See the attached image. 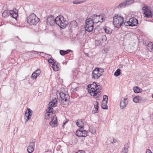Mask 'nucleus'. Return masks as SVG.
Instances as JSON below:
<instances>
[{
    "label": "nucleus",
    "mask_w": 153,
    "mask_h": 153,
    "mask_svg": "<svg viewBox=\"0 0 153 153\" xmlns=\"http://www.w3.org/2000/svg\"><path fill=\"white\" fill-rule=\"evenodd\" d=\"M90 86H91V88H89L88 91L91 96H94L97 95H100L99 94L101 91L99 90V88H100V85H97L96 82H94Z\"/></svg>",
    "instance_id": "nucleus-1"
},
{
    "label": "nucleus",
    "mask_w": 153,
    "mask_h": 153,
    "mask_svg": "<svg viewBox=\"0 0 153 153\" xmlns=\"http://www.w3.org/2000/svg\"><path fill=\"white\" fill-rule=\"evenodd\" d=\"M123 17L118 15H115L113 18V24L115 27L119 28L123 23Z\"/></svg>",
    "instance_id": "nucleus-2"
},
{
    "label": "nucleus",
    "mask_w": 153,
    "mask_h": 153,
    "mask_svg": "<svg viewBox=\"0 0 153 153\" xmlns=\"http://www.w3.org/2000/svg\"><path fill=\"white\" fill-rule=\"evenodd\" d=\"M56 24L61 28H63L66 27L68 24V22L64 19L62 16H59L56 18Z\"/></svg>",
    "instance_id": "nucleus-3"
},
{
    "label": "nucleus",
    "mask_w": 153,
    "mask_h": 153,
    "mask_svg": "<svg viewBox=\"0 0 153 153\" xmlns=\"http://www.w3.org/2000/svg\"><path fill=\"white\" fill-rule=\"evenodd\" d=\"M39 18L34 13L30 14L27 18V22L31 25H36L39 21Z\"/></svg>",
    "instance_id": "nucleus-4"
},
{
    "label": "nucleus",
    "mask_w": 153,
    "mask_h": 153,
    "mask_svg": "<svg viewBox=\"0 0 153 153\" xmlns=\"http://www.w3.org/2000/svg\"><path fill=\"white\" fill-rule=\"evenodd\" d=\"M104 69L98 68L94 70L92 73V78L93 79H97L103 74Z\"/></svg>",
    "instance_id": "nucleus-5"
},
{
    "label": "nucleus",
    "mask_w": 153,
    "mask_h": 153,
    "mask_svg": "<svg viewBox=\"0 0 153 153\" xmlns=\"http://www.w3.org/2000/svg\"><path fill=\"white\" fill-rule=\"evenodd\" d=\"M94 23V21L91 18L87 19L85 26V30L89 32L92 31L93 29Z\"/></svg>",
    "instance_id": "nucleus-6"
},
{
    "label": "nucleus",
    "mask_w": 153,
    "mask_h": 153,
    "mask_svg": "<svg viewBox=\"0 0 153 153\" xmlns=\"http://www.w3.org/2000/svg\"><path fill=\"white\" fill-rule=\"evenodd\" d=\"M138 24V20L134 17L130 18L128 21L125 22L124 25L126 26H136Z\"/></svg>",
    "instance_id": "nucleus-7"
},
{
    "label": "nucleus",
    "mask_w": 153,
    "mask_h": 153,
    "mask_svg": "<svg viewBox=\"0 0 153 153\" xmlns=\"http://www.w3.org/2000/svg\"><path fill=\"white\" fill-rule=\"evenodd\" d=\"M143 11L144 16L147 18H151L153 16L152 11L150 8L148 6H144L142 8Z\"/></svg>",
    "instance_id": "nucleus-8"
},
{
    "label": "nucleus",
    "mask_w": 153,
    "mask_h": 153,
    "mask_svg": "<svg viewBox=\"0 0 153 153\" xmlns=\"http://www.w3.org/2000/svg\"><path fill=\"white\" fill-rule=\"evenodd\" d=\"M60 97L61 99V103L62 104L65 105L64 102H66L68 99H69V96L67 93L65 91L64 92L62 90L59 93Z\"/></svg>",
    "instance_id": "nucleus-9"
},
{
    "label": "nucleus",
    "mask_w": 153,
    "mask_h": 153,
    "mask_svg": "<svg viewBox=\"0 0 153 153\" xmlns=\"http://www.w3.org/2000/svg\"><path fill=\"white\" fill-rule=\"evenodd\" d=\"M56 18L55 19L54 16L53 15H51L48 16L47 19V25L49 24L51 26L54 25L56 24Z\"/></svg>",
    "instance_id": "nucleus-10"
},
{
    "label": "nucleus",
    "mask_w": 153,
    "mask_h": 153,
    "mask_svg": "<svg viewBox=\"0 0 153 153\" xmlns=\"http://www.w3.org/2000/svg\"><path fill=\"white\" fill-rule=\"evenodd\" d=\"M35 139L32 138L30 141V145L27 147V152L29 153L32 152L34 150Z\"/></svg>",
    "instance_id": "nucleus-11"
},
{
    "label": "nucleus",
    "mask_w": 153,
    "mask_h": 153,
    "mask_svg": "<svg viewBox=\"0 0 153 153\" xmlns=\"http://www.w3.org/2000/svg\"><path fill=\"white\" fill-rule=\"evenodd\" d=\"M88 131L85 130H77L76 132V135L79 137H85L87 136Z\"/></svg>",
    "instance_id": "nucleus-12"
},
{
    "label": "nucleus",
    "mask_w": 153,
    "mask_h": 153,
    "mask_svg": "<svg viewBox=\"0 0 153 153\" xmlns=\"http://www.w3.org/2000/svg\"><path fill=\"white\" fill-rule=\"evenodd\" d=\"M27 110L25 112V119L26 123L27 121L30 120L31 118L33 112L29 108H27Z\"/></svg>",
    "instance_id": "nucleus-13"
},
{
    "label": "nucleus",
    "mask_w": 153,
    "mask_h": 153,
    "mask_svg": "<svg viewBox=\"0 0 153 153\" xmlns=\"http://www.w3.org/2000/svg\"><path fill=\"white\" fill-rule=\"evenodd\" d=\"M51 120L49 123V124L52 127H55L57 126L58 125V123L57 121V118L56 116L55 117H53V118L51 117Z\"/></svg>",
    "instance_id": "nucleus-14"
},
{
    "label": "nucleus",
    "mask_w": 153,
    "mask_h": 153,
    "mask_svg": "<svg viewBox=\"0 0 153 153\" xmlns=\"http://www.w3.org/2000/svg\"><path fill=\"white\" fill-rule=\"evenodd\" d=\"M128 102L127 98H124L123 100H121L120 103L121 109H123L125 108L127 105Z\"/></svg>",
    "instance_id": "nucleus-15"
},
{
    "label": "nucleus",
    "mask_w": 153,
    "mask_h": 153,
    "mask_svg": "<svg viewBox=\"0 0 153 153\" xmlns=\"http://www.w3.org/2000/svg\"><path fill=\"white\" fill-rule=\"evenodd\" d=\"M85 123V121L84 120L81 119L77 120V122L76 123V125L81 128H83L84 129L83 126Z\"/></svg>",
    "instance_id": "nucleus-16"
},
{
    "label": "nucleus",
    "mask_w": 153,
    "mask_h": 153,
    "mask_svg": "<svg viewBox=\"0 0 153 153\" xmlns=\"http://www.w3.org/2000/svg\"><path fill=\"white\" fill-rule=\"evenodd\" d=\"M9 15L11 17L15 19H16L18 16L17 13L13 10H11L9 11Z\"/></svg>",
    "instance_id": "nucleus-17"
},
{
    "label": "nucleus",
    "mask_w": 153,
    "mask_h": 153,
    "mask_svg": "<svg viewBox=\"0 0 153 153\" xmlns=\"http://www.w3.org/2000/svg\"><path fill=\"white\" fill-rule=\"evenodd\" d=\"M52 68L53 70L57 71L60 70V68L59 65H58V63L56 61H55L54 63H53L52 65Z\"/></svg>",
    "instance_id": "nucleus-18"
},
{
    "label": "nucleus",
    "mask_w": 153,
    "mask_h": 153,
    "mask_svg": "<svg viewBox=\"0 0 153 153\" xmlns=\"http://www.w3.org/2000/svg\"><path fill=\"white\" fill-rule=\"evenodd\" d=\"M77 22L76 21L74 20L71 22L69 25V27L71 29L73 28H75L77 27Z\"/></svg>",
    "instance_id": "nucleus-19"
},
{
    "label": "nucleus",
    "mask_w": 153,
    "mask_h": 153,
    "mask_svg": "<svg viewBox=\"0 0 153 153\" xmlns=\"http://www.w3.org/2000/svg\"><path fill=\"white\" fill-rule=\"evenodd\" d=\"M48 108L46 110V112L48 113H52V114H53V109L52 108L55 107V106H53V105L52 104L49 103L48 104Z\"/></svg>",
    "instance_id": "nucleus-20"
},
{
    "label": "nucleus",
    "mask_w": 153,
    "mask_h": 153,
    "mask_svg": "<svg viewBox=\"0 0 153 153\" xmlns=\"http://www.w3.org/2000/svg\"><path fill=\"white\" fill-rule=\"evenodd\" d=\"M128 143L124 145L123 149L122 150L121 153H127L128 151Z\"/></svg>",
    "instance_id": "nucleus-21"
},
{
    "label": "nucleus",
    "mask_w": 153,
    "mask_h": 153,
    "mask_svg": "<svg viewBox=\"0 0 153 153\" xmlns=\"http://www.w3.org/2000/svg\"><path fill=\"white\" fill-rule=\"evenodd\" d=\"M126 1H124L122 3H120L117 7V8H118L119 9L125 7H127L126 6V4L125 2Z\"/></svg>",
    "instance_id": "nucleus-22"
},
{
    "label": "nucleus",
    "mask_w": 153,
    "mask_h": 153,
    "mask_svg": "<svg viewBox=\"0 0 153 153\" xmlns=\"http://www.w3.org/2000/svg\"><path fill=\"white\" fill-rule=\"evenodd\" d=\"M108 102L105 101V102H102L101 104V107L102 108L104 109H108V106L107 105Z\"/></svg>",
    "instance_id": "nucleus-23"
},
{
    "label": "nucleus",
    "mask_w": 153,
    "mask_h": 153,
    "mask_svg": "<svg viewBox=\"0 0 153 153\" xmlns=\"http://www.w3.org/2000/svg\"><path fill=\"white\" fill-rule=\"evenodd\" d=\"M104 30L106 33L110 34L112 32V30L109 27L105 26L104 27Z\"/></svg>",
    "instance_id": "nucleus-24"
},
{
    "label": "nucleus",
    "mask_w": 153,
    "mask_h": 153,
    "mask_svg": "<svg viewBox=\"0 0 153 153\" xmlns=\"http://www.w3.org/2000/svg\"><path fill=\"white\" fill-rule=\"evenodd\" d=\"M147 48L150 51H152L153 49V44L151 42H149L147 45Z\"/></svg>",
    "instance_id": "nucleus-25"
},
{
    "label": "nucleus",
    "mask_w": 153,
    "mask_h": 153,
    "mask_svg": "<svg viewBox=\"0 0 153 153\" xmlns=\"http://www.w3.org/2000/svg\"><path fill=\"white\" fill-rule=\"evenodd\" d=\"M57 100L55 98L52 100L49 103L52 104L53 106H56L57 105Z\"/></svg>",
    "instance_id": "nucleus-26"
},
{
    "label": "nucleus",
    "mask_w": 153,
    "mask_h": 153,
    "mask_svg": "<svg viewBox=\"0 0 153 153\" xmlns=\"http://www.w3.org/2000/svg\"><path fill=\"white\" fill-rule=\"evenodd\" d=\"M9 11L8 10H5L2 13L3 17L6 18L9 16Z\"/></svg>",
    "instance_id": "nucleus-27"
},
{
    "label": "nucleus",
    "mask_w": 153,
    "mask_h": 153,
    "mask_svg": "<svg viewBox=\"0 0 153 153\" xmlns=\"http://www.w3.org/2000/svg\"><path fill=\"white\" fill-rule=\"evenodd\" d=\"M141 98V97H140L138 96H136L133 99V101L135 103H137L140 101Z\"/></svg>",
    "instance_id": "nucleus-28"
},
{
    "label": "nucleus",
    "mask_w": 153,
    "mask_h": 153,
    "mask_svg": "<svg viewBox=\"0 0 153 153\" xmlns=\"http://www.w3.org/2000/svg\"><path fill=\"white\" fill-rule=\"evenodd\" d=\"M134 0H125L126 4L127 6L130 5L131 4L134 3Z\"/></svg>",
    "instance_id": "nucleus-29"
},
{
    "label": "nucleus",
    "mask_w": 153,
    "mask_h": 153,
    "mask_svg": "<svg viewBox=\"0 0 153 153\" xmlns=\"http://www.w3.org/2000/svg\"><path fill=\"white\" fill-rule=\"evenodd\" d=\"M100 16H97V14H93L92 15V18L91 19V20H93L94 21V23H95V22H94V20L95 19H96V18H97V19H99V18H100Z\"/></svg>",
    "instance_id": "nucleus-30"
},
{
    "label": "nucleus",
    "mask_w": 153,
    "mask_h": 153,
    "mask_svg": "<svg viewBox=\"0 0 153 153\" xmlns=\"http://www.w3.org/2000/svg\"><path fill=\"white\" fill-rule=\"evenodd\" d=\"M120 74V70L118 69L114 73V75L116 76H117L119 75Z\"/></svg>",
    "instance_id": "nucleus-31"
},
{
    "label": "nucleus",
    "mask_w": 153,
    "mask_h": 153,
    "mask_svg": "<svg viewBox=\"0 0 153 153\" xmlns=\"http://www.w3.org/2000/svg\"><path fill=\"white\" fill-rule=\"evenodd\" d=\"M133 90L134 92L135 93H140V89L139 87L137 86H135L133 88Z\"/></svg>",
    "instance_id": "nucleus-32"
},
{
    "label": "nucleus",
    "mask_w": 153,
    "mask_h": 153,
    "mask_svg": "<svg viewBox=\"0 0 153 153\" xmlns=\"http://www.w3.org/2000/svg\"><path fill=\"white\" fill-rule=\"evenodd\" d=\"M39 76L34 72H33L31 75V78L33 79H36L37 77Z\"/></svg>",
    "instance_id": "nucleus-33"
},
{
    "label": "nucleus",
    "mask_w": 153,
    "mask_h": 153,
    "mask_svg": "<svg viewBox=\"0 0 153 153\" xmlns=\"http://www.w3.org/2000/svg\"><path fill=\"white\" fill-rule=\"evenodd\" d=\"M84 2L83 1H80L78 0H75L73 1V4H79Z\"/></svg>",
    "instance_id": "nucleus-34"
},
{
    "label": "nucleus",
    "mask_w": 153,
    "mask_h": 153,
    "mask_svg": "<svg viewBox=\"0 0 153 153\" xmlns=\"http://www.w3.org/2000/svg\"><path fill=\"white\" fill-rule=\"evenodd\" d=\"M52 113H48L47 112L45 114V118L46 119H48L50 117V114Z\"/></svg>",
    "instance_id": "nucleus-35"
},
{
    "label": "nucleus",
    "mask_w": 153,
    "mask_h": 153,
    "mask_svg": "<svg viewBox=\"0 0 153 153\" xmlns=\"http://www.w3.org/2000/svg\"><path fill=\"white\" fill-rule=\"evenodd\" d=\"M108 96L106 95H104L103 96V98L102 102H105V101L108 102Z\"/></svg>",
    "instance_id": "nucleus-36"
},
{
    "label": "nucleus",
    "mask_w": 153,
    "mask_h": 153,
    "mask_svg": "<svg viewBox=\"0 0 153 153\" xmlns=\"http://www.w3.org/2000/svg\"><path fill=\"white\" fill-rule=\"evenodd\" d=\"M48 62L49 63L51 64L52 65L53 64V63H54L55 62L54 61V60L51 59V58L48 59Z\"/></svg>",
    "instance_id": "nucleus-37"
},
{
    "label": "nucleus",
    "mask_w": 153,
    "mask_h": 153,
    "mask_svg": "<svg viewBox=\"0 0 153 153\" xmlns=\"http://www.w3.org/2000/svg\"><path fill=\"white\" fill-rule=\"evenodd\" d=\"M94 108L95 109H97L98 110V102L97 101H96L95 104L94 105Z\"/></svg>",
    "instance_id": "nucleus-38"
},
{
    "label": "nucleus",
    "mask_w": 153,
    "mask_h": 153,
    "mask_svg": "<svg viewBox=\"0 0 153 153\" xmlns=\"http://www.w3.org/2000/svg\"><path fill=\"white\" fill-rule=\"evenodd\" d=\"M91 112L93 114L98 113V110L96 109H95V110H93Z\"/></svg>",
    "instance_id": "nucleus-39"
},
{
    "label": "nucleus",
    "mask_w": 153,
    "mask_h": 153,
    "mask_svg": "<svg viewBox=\"0 0 153 153\" xmlns=\"http://www.w3.org/2000/svg\"><path fill=\"white\" fill-rule=\"evenodd\" d=\"M37 75L39 76L41 73V71L40 70H37L35 71L34 72Z\"/></svg>",
    "instance_id": "nucleus-40"
},
{
    "label": "nucleus",
    "mask_w": 153,
    "mask_h": 153,
    "mask_svg": "<svg viewBox=\"0 0 153 153\" xmlns=\"http://www.w3.org/2000/svg\"><path fill=\"white\" fill-rule=\"evenodd\" d=\"M64 52H65V51H64L63 50H60L59 51L60 54L62 56H63L65 55Z\"/></svg>",
    "instance_id": "nucleus-41"
},
{
    "label": "nucleus",
    "mask_w": 153,
    "mask_h": 153,
    "mask_svg": "<svg viewBox=\"0 0 153 153\" xmlns=\"http://www.w3.org/2000/svg\"><path fill=\"white\" fill-rule=\"evenodd\" d=\"M101 43L100 41V40H96L95 41V44L97 45H99Z\"/></svg>",
    "instance_id": "nucleus-42"
},
{
    "label": "nucleus",
    "mask_w": 153,
    "mask_h": 153,
    "mask_svg": "<svg viewBox=\"0 0 153 153\" xmlns=\"http://www.w3.org/2000/svg\"><path fill=\"white\" fill-rule=\"evenodd\" d=\"M111 140L110 141L111 142V143H114L116 142L117 141V140L114 139L113 138H112V139H111Z\"/></svg>",
    "instance_id": "nucleus-43"
},
{
    "label": "nucleus",
    "mask_w": 153,
    "mask_h": 153,
    "mask_svg": "<svg viewBox=\"0 0 153 153\" xmlns=\"http://www.w3.org/2000/svg\"><path fill=\"white\" fill-rule=\"evenodd\" d=\"M76 153H85V152L83 150H79Z\"/></svg>",
    "instance_id": "nucleus-44"
},
{
    "label": "nucleus",
    "mask_w": 153,
    "mask_h": 153,
    "mask_svg": "<svg viewBox=\"0 0 153 153\" xmlns=\"http://www.w3.org/2000/svg\"><path fill=\"white\" fill-rule=\"evenodd\" d=\"M146 153H152L151 151L149 149H147Z\"/></svg>",
    "instance_id": "nucleus-45"
},
{
    "label": "nucleus",
    "mask_w": 153,
    "mask_h": 153,
    "mask_svg": "<svg viewBox=\"0 0 153 153\" xmlns=\"http://www.w3.org/2000/svg\"><path fill=\"white\" fill-rule=\"evenodd\" d=\"M101 21L100 20H99V21H98V22H95V23H97V22H103V18H102V17L101 18Z\"/></svg>",
    "instance_id": "nucleus-46"
},
{
    "label": "nucleus",
    "mask_w": 153,
    "mask_h": 153,
    "mask_svg": "<svg viewBox=\"0 0 153 153\" xmlns=\"http://www.w3.org/2000/svg\"><path fill=\"white\" fill-rule=\"evenodd\" d=\"M32 52L33 53L35 54H36V53H39V52H38V51H32Z\"/></svg>",
    "instance_id": "nucleus-47"
},
{
    "label": "nucleus",
    "mask_w": 153,
    "mask_h": 153,
    "mask_svg": "<svg viewBox=\"0 0 153 153\" xmlns=\"http://www.w3.org/2000/svg\"><path fill=\"white\" fill-rule=\"evenodd\" d=\"M90 85H91V84H89L87 86L88 90L89 89V88H91V86H90Z\"/></svg>",
    "instance_id": "nucleus-48"
},
{
    "label": "nucleus",
    "mask_w": 153,
    "mask_h": 153,
    "mask_svg": "<svg viewBox=\"0 0 153 153\" xmlns=\"http://www.w3.org/2000/svg\"><path fill=\"white\" fill-rule=\"evenodd\" d=\"M79 89V87H76L74 89L75 91H76L77 90H78Z\"/></svg>",
    "instance_id": "nucleus-49"
},
{
    "label": "nucleus",
    "mask_w": 153,
    "mask_h": 153,
    "mask_svg": "<svg viewBox=\"0 0 153 153\" xmlns=\"http://www.w3.org/2000/svg\"><path fill=\"white\" fill-rule=\"evenodd\" d=\"M104 38H104H105V40H106V36H105V35H103V36H102V38Z\"/></svg>",
    "instance_id": "nucleus-50"
},
{
    "label": "nucleus",
    "mask_w": 153,
    "mask_h": 153,
    "mask_svg": "<svg viewBox=\"0 0 153 153\" xmlns=\"http://www.w3.org/2000/svg\"><path fill=\"white\" fill-rule=\"evenodd\" d=\"M65 53V55L66 54H67L68 53V51H67V50L66 51H65V52H64Z\"/></svg>",
    "instance_id": "nucleus-51"
},
{
    "label": "nucleus",
    "mask_w": 153,
    "mask_h": 153,
    "mask_svg": "<svg viewBox=\"0 0 153 153\" xmlns=\"http://www.w3.org/2000/svg\"><path fill=\"white\" fill-rule=\"evenodd\" d=\"M68 122V120L66 121L65 122H64L63 123V126H64L67 122Z\"/></svg>",
    "instance_id": "nucleus-52"
},
{
    "label": "nucleus",
    "mask_w": 153,
    "mask_h": 153,
    "mask_svg": "<svg viewBox=\"0 0 153 153\" xmlns=\"http://www.w3.org/2000/svg\"><path fill=\"white\" fill-rule=\"evenodd\" d=\"M91 132L92 133L94 134V133H95L96 132V131L95 130H93L92 131H91Z\"/></svg>",
    "instance_id": "nucleus-53"
},
{
    "label": "nucleus",
    "mask_w": 153,
    "mask_h": 153,
    "mask_svg": "<svg viewBox=\"0 0 153 153\" xmlns=\"http://www.w3.org/2000/svg\"><path fill=\"white\" fill-rule=\"evenodd\" d=\"M149 21H151L152 22H153V19H152V20H151V19H150L149 20H148Z\"/></svg>",
    "instance_id": "nucleus-54"
},
{
    "label": "nucleus",
    "mask_w": 153,
    "mask_h": 153,
    "mask_svg": "<svg viewBox=\"0 0 153 153\" xmlns=\"http://www.w3.org/2000/svg\"><path fill=\"white\" fill-rule=\"evenodd\" d=\"M67 51H68V53L71 51V50L69 49L67 50Z\"/></svg>",
    "instance_id": "nucleus-55"
},
{
    "label": "nucleus",
    "mask_w": 153,
    "mask_h": 153,
    "mask_svg": "<svg viewBox=\"0 0 153 153\" xmlns=\"http://www.w3.org/2000/svg\"><path fill=\"white\" fill-rule=\"evenodd\" d=\"M152 98H153V94L152 95Z\"/></svg>",
    "instance_id": "nucleus-56"
},
{
    "label": "nucleus",
    "mask_w": 153,
    "mask_h": 153,
    "mask_svg": "<svg viewBox=\"0 0 153 153\" xmlns=\"http://www.w3.org/2000/svg\"><path fill=\"white\" fill-rule=\"evenodd\" d=\"M40 53H43V52H40Z\"/></svg>",
    "instance_id": "nucleus-57"
},
{
    "label": "nucleus",
    "mask_w": 153,
    "mask_h": 153,
    "mask_svg": "<svg viewBox=\"0 0 153 153\" xmlns=\"http://www.w3.org/2000/svg\"><path fill=\"white\" fill-rule=\"evenodd\" d=\"M16 37H17V38H19V37H18V36H16Z\"/></svg>",
    "instance_id": "nucleus-58"
}]
</instances>
